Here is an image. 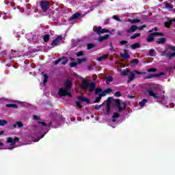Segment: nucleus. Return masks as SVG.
Here are the masks:
<instances>
[{
    "mask_svg": "<svg viewBox=\"0 0 175 175\" xmlns=\"http://www.w3.org/2000/svg\"><path fill=\"white\" fill-rule=\"evenodd\" d=\"M149 87L150 88L146 90V92L149 96L153 98V99L158 103H160V105H166L167 103V97H166V96H159L157 90H159V85L150 83Z\"/></svg>",
    "mask_w": 175,
    "mask_h": 175,
    "instance_id": "1",
    "label": "nucleus"
},
{
    "mask_svg": "<svg viewBox=\"0 0 175 175\" xmlns=\"http://www.w3.org/2000/svg\"><path fill=\"white\" fill-rule=\"evenodd\" d=\"M65 85V88L59 89L58 92L59 96H65V95H67V96L72 98V94L69 93V90H70V85H72V82L69 79H68L66 81Z\"/></svg>",
    "mask_w": 175,
    "mask_h": 175,
    "instance_id": "2",
    "label": "nucleus"
},
{
    "mask_svg": "<svg viewBox=\"0 0 175 175\" xmlns=\"http://www.w3.org/2000/svg\"><path fill=\"white\" fill-rule=\"evenodd\" d=\"M20 139L17 137H14V139L12 137L7 138V143L10 144V146H12V147L7 148V150H13V148H16V147H20L21 144H17V142H18Z\"/></svg>",
    "mask_w": 175,
    "mask_h": 175,
    "instance_id": "3",
    "label": "nucleus"
},
{
    "mask_svg": "<svg viewBox=\"0 0 175 175\" xmlns=\"http://www.w3.org/2000/svg\"><path fill=\"white\" fill-rule=\"evenodd\" d=\"M81 87L83 90L85 88H88L89 87L90 92H92V91L95 90V87H96V85H95V83H90L89 81H83Z\"/></svg>",
    "mask_w": 175,
    "mask_h": 175,
    "instance_id": "4",
    "label": "nucleus"
},
{
    "mask_svg": "<svg viewBox=\"0 0 175 175\" xmlns=\"http://www.w3.org/2000/svg\"><path fill=\"white\" fill-rule=\"evenodd\" d=\"M40 5L43 12H47V10H49L50 8V5H49V1H40Z\"/></svg>",
    "mask_w": 175,
    "mask_h": 175,
    "instance_id": "5",
    "label": "nucleus"
},
{
    "mask_svg": "<svg viewBox=\"0 0 175 175\" xmlns=\"http://www.w3.org/2000/svg\"><path fill=\"white\" fill-rule=\"evenodd\" d=\"M96 31L98 35H99V36H100V34L102 33H111L110 32V30L107 29H102V27L100 26H98V27H96Z\"/></svg>",
    "mask_w": 175,
    "mask_h": 175,
    "instance_id": "6",
    "label": "nucleus"
},
{
    "mask_svg": "<svg viewBox=\"0 0 175 175\" xmlns=\"http://www.w3.org/2000/svg\"><path fill=\"white\" fill-rule=\"evenodd\" d=\"M62 41V36H57V38H55L51 44V45L53 46V47H57V46H58L61 42Z\"/></svg>",
    "mask_w": 175,
    "mask_h": 175,
    "instance_id": "7",
    "label": "nucleus"
},
{
    "mask_svg": "<svg viewBox=\"0 0 175 175\" xmlns=\"http://www.w3.org/2000/svg\"><path fill=\"white\" fill-rule=\"evenodd\" d=\"M87 58L85 57H83L81 59H77V62H72L70 64V66H71V68H75V66H77L78 64H81V62H85V61H86Z\"/></svg>",
    "mask_w": 175,
    "mask_h": 175,
    "instance_id": "8",
    "label": "nucleus"
},
{
    "mask_svg": "<svg viewBox=\"0 0 175 175\" xmlns=\"http://www.w3.org/2000/svg\"><path fill=\"white\" fill-rule=\"evenodd\" d=\"M163 36V34L161 33H150L147 38V41L148 42H152V40H154V36Z\"/></svg>",
    "mask_w": 175,
    "mask_h": 175,
    "instance_id": "9",
    "label": "nucleus"
},
{
    "mask_svg": "<svg viewBox=\"0 0 175 175\" xmlns=\"http://www.w3.org/2000/svg\"><path fill=\"white\" fill-rule=\"evenodd\" d=\"M118 110L119 111H123L126 108V103H118L117 104Z\"/></svg>",
    "mask_w": 175,
    "mask_h": 175,
    "instance_id": "10",
    "label": "nucleus"
},
{
    "mask_svg": "<svg viewBox=\"0 0 175 175\" xmlns=\"http://www.w3.org/2000/svg\"><path fill=\"white\" fill-rule=\"evenodd\" d=\"M38 124H40L41 126H44L42 127L43 130L47 129L51 125V122L46 123L44 122H38Z\"/></svg>",
    "mask_w": 175,
    "mask_h": 175,
    "instance_id": "11",
    "label": "nucleus"
},
{
    "mask_svg": "<svg viewBox=\"0 0 175 175\" xmlns=\"http://www.w3.org/2000/svg\"><path fill=\"white\" fill-rule=\"evenodd\" d=\"M79 17H82L81 14L79 12H76L70 18V21H76V19L79 18Z\"/></svg>",
    "mask_w": 175,
    "mask_h": 175,
    "instance_id": "12",
    "label": "nucleus"
},
{
    "mask_svg": "<svg viewBox=\"0 0 175 175\" xmlns=\"http://www.w3.org/2000/svg\"><path fill=\"white\" fill-rule=\"evenodd\" d=\"M161 55H165V57H167L169 59H172V58L175 57V52L169 54V53H166V51H164L162 52Z\"/></svg>",
    "mask_w": 175,
    "mask_h": 175,
    "instance_id": "13",
    "label": "nucleus"
},
{
    "mask_svg": "<svg viewBox=\"0 0 175 175\" xmlns=\"http://www.w3.org/2000/svg\"><path fill=\"white\" fill-rule=\"evenodd\" d=\"M118 117H120V113L116 112L113 113V115L112 116V124L114 123L116 124V125H117V118H118Z\"/></svg>",
    "mask_w": 175,
    "mask_h": 175,
    "instance_id": "14",
    "label": "nucleus"
},
{
    "mask_svg": "<svg viewBox=\"0 0 175 175\" xmlns=\"http://www.w3.org/2000/svg\"><path fill=\"white\" fill-rule=\"evenodd\" d=\"M124 53H120V56L122 57V58H124V59H128V58H129L128 51H126V49H124Z\"/></svg>",
    "mask_w": 175,
    "mask_h": 175,
    "instance_id": "15",
    "label": "nucleus"
},
{
    "mask_svg": "<svg viewBox=\"0 0 175 175\" xmlns=\"http://www.w3.org/2000/svg\"><path fill=\"white\" fill-rule=\"evenodd\" d=\"M175 23V18L173 20H170L164 23L165 27L166 28H170V25H172V23Z\"/></svg>",
    "mask_w": 175,
    "mask_h": 175,
    "instance_id": "16",
    "label": "nucleus"
},
{
    "mask_svg": "<svg viewBox=\"0 0 175 175\" xmlns=\"http://www.w3.org/2000/svg\"><path fill=\"white\" fill-rule=\"evenodd\" d=\"M135 79V72H132L130 73L129 76V80L127 81V83H131L132 81Z\"/></svg>",
    "mask_w": 175,
    "mask_h": 175,
    "instance_id": "17",
    "label": "nucleus"
},
{
    "mask_svg": "<svg viewBox=\"0 0 175 175\" xmlns=\"http://www.w3.org/2000/svg\"><path fill=\"white\" fill-rule=\"evenodd\" d=\"M137 29V27L135 25H133L131 28L126 30L127 33H131V32H135Z\"/></svg>",
    "mask_w": 175,
    "mask_h": 175,
    "instance_id": "18",
    "label": "nucleus"
},
{
    "mask_svg": "<svg viewBox=\"0 0 175 175\" xmlns=\"http://www.w3.org/2000/svg\"><path fill=\"white\" fill-rule=\"evenodd\" d=\"M109 34H105V36H100L98 39V42H103V40H106V39H108Z\"/></svg>",
    "mask_w": 175,
    "mask_h": 175,
    "instance_id": "19",
    "label": "nucleus"
},
{
    "mask_svg": "<svg viewBox=\"0 0 175 175\" xmlns=\"http://www.w3.org/2000/svg\"><path fill=\"white\" fill-rule=\"evenodd\" d=\"M42 75H43L44 76V81H43L42 85H44L47 83V81L49 80V75H47L46 74H44V72H42Z\"/></svg>",
    "mask_w": 175,
    "mask_h": 175,
    "instance_id": "20",
    "label": "nucleus"
},
{
    "mask_svg": "<svg viewBox=\"0 0 175 175\" xmlns=\"http://www.w3.org/2000/svg\"><path fill=\"white\" fill-rule=\"evenodd\" d=\"M148 102V99H143L141 102H139V105L141 107H144V105Z\"/></svg>",
    "mask_w": 175,
    "mask_h": 175,
    "instance_id": "21",
    "label": "nucleus"
},
{
    "mask_svg": "<svg viewBox=\"0 0 175 175\" xmlns=\"http://www.w3.org/2000/svg\"><path fill=\"white\" fill-rule=\"evenodd\" d=\"M107 57H109V54H107V55H103V56H100V57H98L96 59V61H98V62H102L103 61V59H106V58H107Z\"/></svg>",
    "mask_w": 175,
    "mask_h": 175,
    "instance_id": "22",
    "label": "nucleus"
},
{
    "mask_svg": "<svg viewBox=\"0 0 175 175\" xmlns=\"http://www.w3.org/2000/svg\"><path fill=\"white\" fill-rule=\"evenodd\" d=\"M156 42L159 44H163V43H165V42H166V39H165V38H161L157 39Z\"/></svg>",
    "mask_w": 175,
    "mask_h": 175,
    "instance_id": "23",
    "label": "nucleus"
},
{
    "mask_svg": "<svg viewBox=\"0 0 175 175\" xmlns=\"http://www.w3.org/2000/svg\"><path fill=\"white\" fill-rule=\"evenodd\" d=\"M148 54L150 57H155L157 55V53L155 52V49H150Z\"/></svg>",
    "mask_w": 175,
    "mask_h": 175,
    "instance_id": "24",
    "label": "nucleus"
},
{
    "mask_svg": "<svg viewBox=\"0 0 175 175\" xmlns=\"http://www.w3.org/2000/svg\"><path fill=\"white\" fill-rule=\"evenodd\" d=\"M42 38H43L44 42H45L46 43H47V42L50 40V35L45 34L43 36Z\"/></svg>",
    "mask_w": 175,
    "mask_h": 175,
    "instance_id": "25",
    "label": "nucleus"
},
{
    "mask_svg": "<svg viewBox=\"0 0 175 175\" xmlns=\"http://www.w3.org/2000/svg\"><path fill=\"white\" fill-rule=\"evenodd\" d=\"M131 49L133 50H135V49H139L140 47V44L139 42H137L135 44H133V45H131Z\"/></svg>",
    "mask_w": 175,
    "mask_h": 175,
    "instance_id": "26",
    "label": "nucleus"
},
{
    "mask_svg": "<svg viewBox=\"0 0 175 175\" xmlns=\"http://www.w3.org/2000/svg\"><path fill=\"white\" fill-rule=\"evenodd\" d=\"M111 81H113V77L109 76V77L106 79V83H107V84H110V83H111Z\"/></svg>",
    "mask_w": 175,
    "mask_h": 175,
    "instance_id": "27",
    "label": "nucleus"
},
{
    "mask_svg": "<svg viewBox=\"0 0 175 175\" xmlns=\"http://www.w3.org/2000/svg\"><path fill=\"white\" fill-rule=\"evenodd\" d=\"M1 16L2 17V18H3V20H8V18H9V14L3 12L1 14Z\"/></svg>",
    "mask_w": 175,
    "mask_h": 175,
    "instance_id": "28",
    "label": "nucleus"
},
{
    "mask_svg": "<svg viewBox=\"0 0 175 175\" xmlns=\"http://www.w3.org/2000/svg\"><path fill=\"white\" fill-rule=\"evenodd\" d=\"M8 124V121L5 120H0V126H5Z\"/></svg>",
    "mask_w": 175,
    "mask_h": 175,
    "instance_id": "29",
    "label": "nucleus"
},
{
    "mask_svg": "<svg viewBox=\"0 0 175 175\" xmlns=\"http://www.w3.org/2000/svg\"><path fill=\"white\" fill-rule=\"evenodd\" d=\"M79 100H81V102H88V100L87 98L84 96H79L78 97Z\"/></svg>",
    "mask_w": 175,
    "mask_h": 175,
    "instance_id": "30",
    "label": "nucleus"
},
{
    "mask_svg": "<svg viewBox=\"0 0 175 175\" xmlns=\"http://www.w3.org/2000/svg\"><path fill=\"white\" fill-rule=\"evenodd\" d=\"M139 64V60L137 59H134L131 62V66H135V65H137Z\"/></svg>",
    "mask_w": 175,
    "mask_h": 175,
    "instance_id": "31",
    "label": "nucleus"
},
{
    "mask_svg": "<svg viewBox=\"0 0 175 175\" xmlns=\"http://www.w3.org/2000/svg\"><path fill=\"white\" fill-rule=\"evenodd\" d=\"M128 73H129V71L126 70H123L122 71L120 72L121 76H126Z\"/></svg>",
    "mask_w": 175,
    "mask_h": 175,
    "instance_id": "32",
    "label": "nucleus"
},
{
    "mask_svg": "<svg viewBox=\"0 0 175 175\" xmlns=\"http://www.w3.org/2000/svg\"><path fill=\"white\" fill-rule=\"evenodd\" d=\"M47 132H49V130H47L44 134L41 135L40 137L38 138V139H33V142H39V140H40V139H43V137H44V135H46V133H47Z\"/></svg>",
    "mask_w": 175,
    "mask_h": 175,
    "instance_id": "33",
    "label": "nucleus"
},
{
    "mask_svg": "<svg viewBox=\"0 0 175 175\" xmlns=\"http://www.w3.org/2000/svg\"><path fill=\"white\" fill-rule=\"evenodd\" d=\"M6 107H13L14 109H17V105L16 104H8Z\"/></svg>",
    "mask_w": 175,
    "mask_h": 175,
    "instance_id": "34",
    "label": "nucleus"
},
{
    "mask_svg": "<svg viewBox=\"0 0 175 175\" xmlns=\"http://www.w3.org/2000/svg\"><path fill=\"white\" fill-rule=\"evenodd\" d=\"M76 55H77V57H83V55H84V52L83 51L77 52L76 53Z\"/></svg>",
    "mask_w": 175,
    "mask_h": 175,
    "instance_id": "35",
    "label": "nucleus"
},
{
    "mask_svg": "<svg viewBox=\"0 0 175 175\" xmlns=\"http://www.w3.org/2000/svg\"><path fill=\"white\" fill-rule=\"evenodd\" d=\"M101 99H102V97L99 95L98 97L96 98L94 100V103H99Z\"/></svg>",
    "mask_w": 175,
    "mask_h": 175,
    "instance_id": "36",
    "label": "nucleus"
},
{
    "mask_svg": "<svg viewBox=\"0 0 175 175\" xmlns=\"http://www.w3.org/2000/svg\"><path fill=\"white\" fill-rule=\"evenodd\" d=\"M95 47V44H88V50H91Z\"/></svg>",
    "mask_w": 175,
    "mask_h": 175,
    "instance_id": "37",
    "label": "nucleus"
},
{
    "mask_svg": "<svg viewBox=\"0 0 175 175\" xmlns=\"http://www.w3.org/2000/svg\"><path fill=\"white\" fill-rule=\"evenodd\" d=\"M130 23H140V20L138 18L132 19V20H130Z\"/></svg>",
    "mask_w": 175,
    "mask_h": 175,
    "instance_id": "38",
    "label": "nucleus"
},
{
    "mask_svg": "<svg viewBox=\"0 0 175 175\" xmlns=\"http://www.w3.org/2000/svg\"><path fill=\"white\" fill-rule=\"evenodd\" d=\"M16 125L18 128H23L24 126V124L21 122H16Z\"/></svg>",
    "mask_w": 175,
    "mask_h": 175,
    "instance_id": "39",
    "label": "nucleus"
},
{
    "mask_svg": "<svg viewBox=\"0 0 175 175\" xmlns=\"http://www.w3.org/2000/svg\"><path fill=\"white\" fill-rule=\"evenodd\" d=\"M133 73H134V75H146V72H142L137 70L133 71Z\"/></svg>",
    "mask_w": 175,
    "mask_h": 175,
    "instance_id": "40",
    "label": "nucleus"
},
{
    "mask_svg": "<svg viewBox=\"0 0 175 175\" xmlns=\"http://www.w3.org/2000/svg\"><path fill=\"white\" fill-rule=\"evenodd\" d=\"M139 36H140V33H135L131 37V39H136V38H139Z\"/></svg>",
    "mask_w": 175,
    "mask_h": 175,
    "instance_id": "41",
    "label": "nucleus"
},
{
    "mask_svg": "<svg viewBox=\"0 0 175 175\" xmlns=\"http://www.w3.org/2000/svg\"><path fill=\"white\" fill-rule=\"evenodd\" d=\"M33 120H34L35 121H38L39 120H40V117H39L36 115H33Z\"/></svg>",
    "mask_w": 175,
    "mask_h": 175,
    "instance_id": "42",
    "label": "nucleus"
},
{
    "mask_svg": "<svg viewBox=\"0 0 175 175\" xmlns=\"http://www.w3.org/2000/svg\"><path fill=\"white\" fill-rule=\"evenodd\" d=\"M165 8L167 9L168 10H172L170 4H169V3H166L165 4Z\"/></svg>",
    "mask_w": 175,
    "mask_h": 175,
    "instance_id": "43",
    "label": "nucleus"
},
{
    "mask_svg": "<svg viewBox=\"0 0 175 175\" xmlns=\"http://www.w3.org/2000/svg\"><path fill=\"white\" fill-rule=\"evenodd\" d=\"M99 92H102V89L100 88H97L95 91V94H98Z\"/></svg>",
    "mask_w": 175,
    "mask_h": 175,
    "instance_id": "44",
    "label": "nucleus"
},
{
    "mask_svg": "<svg viewBox=\"0 0 175 175\" xmlns=\"http://www.w3.org/2000/svg\"><path fill=\"white\" fill-rule=\"evenodd\" d=\"M168 50H172V51H175V46L172 45H169Z\"/></svg>",
    "mask_w": 175,
    "mask_h": 175,
    "instance_id": "45",
    "label": "nucleus"
},
{
    "mask_svg": "<svg viewBox=\"0 0 175 175\" xmlns=\"http://www.w3.org/2000/svg\"><path fill=\"white\" fill-rule=\"evenodd\" d=\"M105 91V92L107 93V94H110V92H111V91H113V90H111V88H108Z\"/></svg>",
    "mask_w": 175,
    "mask_h": 175,
    "instance_id": "46",
    "label": "nucleus"
},
{
    "mask_svg": "<svg viewBox=\"0 0 175 175\" xmlns=\"http://www.w3.org/2000/svg\"><path fill=\"white\" fill-rule=\"evenodd\" d=\"M103 106V104H101V105H96V106H95V109H96V110H100V108H101Z\"/></svg>",
    "mask_w": 175,
    "mask_h": 175,
    "instance_id": "47",
    "label": "nucleus"
},
{
    "mask_svg": "<svg viewBox=\"0 0 175 175\" xmlns=\"http://www.w3.org/2000/svg\"><path fill=\"white\" fill-rule=\"evenodd\" d=\"M75 103H76V105L77 106V107H80V108L83 107V106L81 105V103H80V102L76 101Z\"/></svg>",
    "mask_w": 175,
    "mask_h": 175,
    "instance_id": "48",
    "label": "nucleus"
},
{
    "mask_svg": "<svg viewBox=\"0 0 175 175\" xmlns=\"http://www.w3.org/2000/svg\"><path fill=\"white\" fill-rule=\"evenodd\" d=\"M114 96H117L118 98V97L121 96V93L120 92H116L114 94Z\"/></svg>",
    "mask_w": 175,
    "mask_h": 175,
    "instance_id": "49",
    "label": "nucleus"
},
{
    "mask_svg": "<svg viewBox=\"0 0 175 175\" xmlns=\"http://www.w3.org/2000/svg\"><path fill=\"white\" fill-rule=\"evenodd\" d=\"M157 70L155 68H149L147 70V72H148L149 73L151 72H155Z\"/></svg>",
    "mask_w": 175,
    "mask_h": 175,
    "instance_id": "50",
    "label": "nucleus"
},
{
    "mask_svg": "<svg viewBox=\"0 0 175 175\" xmlns=\"http://www.w3.org/2000/svg\"><path fill=\"white\" fill-rule=\"evenodd\" d=\"M107 95V93H106V91L105 90L102 94H99L100 96H106Z\"/></svg>",
    "mask_w": 175,
    "mask_h": 175,
    "instance_id": "51",
    "label": "nucleus"
},
{
    "mask_svg": "<svg viewBox=\"0 0 175 175\" xmlns=\"http://www.w3.org/2000/svg\"><path fill=\"white\" fill-rule=\"evenodd\" d=\"M62 61V59H59L58 60H56L55 62V65H58V64H59Z\"/></svg>",
    "mask_w": 175,
    "mask_h": 175,
    "instance_id": "52",
    "label": "nucleus"
},
{
    "mask_svg": "<svg viewBox=\"0 0 175 175\" xmlns=\"http://www.w3.org/2000/svg\"><path fill=\"white\" fill-rule=\"evenodd\" d=\"M113 18H114V20H116V21H120V18H118V16L116 15L113 16Z\"/></svg>",
    "mask_w": 175,
    "mask_h": 175,
    "instance_id": "53",
    "label": "nucleus"
},
{
    "mask_svg": "<svg viewBox=\"0 0 175 175\" xmlns=\"http://www.w3.org/2000/svg\"><path fill=\"white\" fill-rule=\"evenodd\" d=\"M110 111V105H107V112L109 113Z\"/></svg>",
    "mask_w": 175,
    "mask_h": 175,
    "instance_id": "54",
    "label": "nucleus"
},
{
    "mask_svg": "<svg viewBox=\"0 0 175 175\" xmlns=\"http://www.w3.org/2000/svg\"><path fill=\"white\" fill-rule=\"evenodd\" d=\"M126 43H128L127 41L123 40V41H120V44H126Z\"/></svg>",
    "mask_w": 175,
    "mask_h": 175,
    "instance_id": "55",
    "label": "nucleus"
},
{
    "mask_svg": "<svg viewBox=\"0 0 175 175\" xmlns=\"http://www.w3.org/2000/svg\"><path fill=\"white\" fill-rule=\"evenodd\" d=\"M147 26H146L145 25H142V26H140L139 27V31H142V29H143L144 28H146Z\"/></svg>",
    "mask_w": 175,
    "mask_h": 175,
    "instance_id": "56",
    "label": "nucleus"
},
{
    "mask_svg": "<svg viewBox=\"0 0 175 175\" xmlns=\"http://www.w3.org/2000/svg\"><path fill=\"white\" fill-rule=\"evenodd\" d=\"M62 65H66V64H68V60H64L63 62H61Z\"/></svg>",
    "mask_w": 175,
    "mask_h": 175,
    "instance_id": "57",
    "label": "nucleus"
},
{
    "mask_svg": "<svg viewBox=\"0 0 175 175\" xmlns=\"http://www.w3.org/2000/svg\"><path fill=\"white\" fill-rule=\"evenodd\" d=\"M153 77H155V75H149L146 77V79H152Z\"/></svg>",
    "mask_w": 175,
    "mask_h": 175,
    "instance_id": "58",
    "label": "nucleus"
},
{
    "mask_svg": "<svg viewBox=\"0 0 175 175\" xmlns=\"http://www.w3.org/2000/svg\"><path fill=\"white\" fill-rule=\"evenodd\" d=\"M110 51H114V47H113V45L111 44L110 49H109Z\"/></svg>",
    "mask_w": 175,
    "mask_h": 175,
    "instance_id": "59",
    "label": "nucleus"
},
{
    "mask_svg": "<svg viewBox=\"0 0 175 175\" xmlns=\"http://www.w3.org/2000/svg\"><path fill=\"white\" fill-rule=\"evenodd\" d=\"M1 147H3V144L2 142V139H0V150H1Z\"/></svg>",
    "mask_w": 175,
    "mask_h": 175,
    "instance_id": "60",
    "label": "nucleus"
},
{
    "mask_svg": "<svg viewBox=\"0 0 175 175\" xmlns=\"http://www.w3.org/2000/svg\"><path fill=\"white\" fill-rule=\"evenodd\" d=\"M13 128H17V122H16V124H13Z\"/></svg>",
    "mask_w": 175,
    "mask_h": 175,
    "instance_id": "61",
    "label": "nucleus"
},
{
    "mask_svg": "<svg viewBox=\"0 0 175 175\" xmlns=\"http://www.w3.org/2000/svg\"><path fill=\"white\" fill-rule=\"evenodd\" d=\"M4 132H5V131H0V135H3Z\"/></svg>",
    "mask_w": 175,
    "mask_h": 175,
    "instance_id": "62",
    "label": "nucleus"
},
{
    "mask_svg": "<svg viewBox=\"0 0 175 175\" xmlns=\"http://www.w3.org/2000/svg\"><path fill=\"white\" fill-rule=\"evenodd\" d=\"M152 31H154V29H150V30L148 31L149 33H151V32H152Z\"/></svg>",
    "mask_w": 175,
    "mask_h": 175,
    "instance_id": "63",
    "label": "nucleus"
},
{
    "mask_svg": "<svg viewBox=\"0 0 175 175\" xmlns=\"http://www.w3.org/2000/svg\"><path fill=\"white\" fill-rule=\"evenodd\" d=\"M118 35H121V33L120 31H118Z\"/></svg>",
    "mask_w": 175,
    "mask_h": 175,
    "instance_id": "64",
    "label": "nucleus"
}]
</instances>
